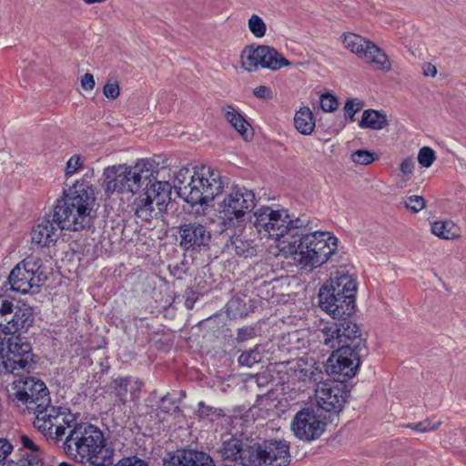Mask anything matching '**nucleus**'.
<instances>
[{
    "mask_svg": "<svg viewBox=\"0 0 466 466\" xmlns=\"http://www.w3.org/2000/svg\"><path fill=\"white\" fill-rule=\"evenodd\" d=\"M226 179L218 170L209 167L202 166L194 170L182 167L175 174L174 188L181 198L192 206L208 204L224 194L223 199L218 202L222 224L227 229L241 231L245 227L246 216L256 207L255 193L242 186H226Z\"/></svg>",
    "mask_w": 466,
    "mask_h": 466,
    "instance_id": "1",
    "label": "nucleus"
},
{
    "mask_svg": "<svg viewBox=\"0 0 466 466\" xmlns=\"http://www.w3.org/2000/svg\"><path fill=\"white\" fill-rule=\"evenodd\" d=\"M51 429L44 434L56 441H63L66 453L81 463L91 466H111L115 451L106 443L103 431L87 422H77L68 410L60 416L49 415Z\"/></svg>",
    "mask_w": 466,
    "mask_h": 466,
    "instance_id": "2",
    "label": "nucleus"
},
{
    "mask_svg": "<svg viewBox=\"0 0 466 466\" xmlns=\"http://www.w3.org/2000/svg\"><path fill=\"white\" fill-rule=\"evenodd\" d=\"M305 225L297 228L289 240H282L280 252L291 258L302 269H313L326 263L338 248V238L328 231L307 232Z\"/></svg>",
    "mask_w": 466,
    "mask_h": 466,
    "instance_id": "3",
    "label": "nucleus"
},
{
    "mask_svg": "<svg viewBox=\"0 0 466 466\" xmlns=\"http://www.w3.org/2000/svg\"><path fill=\"white\" fill-rule=\"evenodd\" d=\"M95 203V188L90 181L82 177L64 188L63 198L56 200L54 208V218L59 219L66 230L89 228L93 224Z\"/></svg>",
    "mask_w": 466,
    "mask_h": 466,
    "instance_id": "4",
    "label": "nucleus"
},
{
    "mask_svg": "<svg viewBox=\"0 0 466 466\" xmlns=\"http://www.w3.org/2000/svg\"><path fill=\"white\" fill-rule=\"evenodd\" d=\"M10 397L18 407H25L35 415L34 427L45 433L51 429L49 415L60 416L66 409L50 405V397L46 384L34 377H21L12 383Z\"/></svg>",
    "mask_w": 466,
    "mask_h": 466,
    "instance_id": "5",
    "label": "nucleus"
},
{
    "mask_svg": "<svg viewBox=\"0 0 466 466\" xmlns=\"http://www.w3.org/2000/svg\"><path fill=\"white\" fill-rule=\"evenodd\" d=\"M251 223L261 239L275 240L280 250L282 240H289L288 237L291 238L297 228L305 225L306 220L299 218L292 220L287 210L263 206L254 211Z\"/></svg>",
    "mask_w": 466,
    "mask_h": 466,
    "instance_id": "6",
    "label": "nucleus"
},
{
    "mask_svg": "<svg viewBox=\"0 0 466 466\" xmlns=\"http://www.w3.org/2000/svg\"><path fill=\"white\" fill-rule=\"evenodd\" d=\"M153 165L148 159H140L135 166H113L105 168L104 189L107 195L115 192L131 193L132 195L152 179L151 168Z\"/></svg>",
    "mask_w": 466,
    "mask_h": 466,
    "instance_id": "7",
    "label": "nucleus"
},
{
    "mask_svg": "<svg viewBox=\"0 0 466 466\" xmlns=\"http://www.w3.org/2000/svg\"><path fill=\"white\" fill-rule=\"evenodd\" d=\"M5 336L0 331V374L20 376L30 372L34 369L31 345L19 336H11L5 341Z\"/></svg>",
    "mask_w": 466,
    "mask_h": 466,
    "instance_id": "8",
    "label": "nucleus"
},
{
    "mask_svg": "<svg viewBox=\"0 0 466 466\" xmlns=\"http://www.w3.org/2000/svg\"><path fill=\"white\" fill-rule=\"evenodd\" d=\"M171 188L167 181L149 179L133 203L136 216L147 222L162 213L170 200Z\"/></svg>",
    "mask_w": 466,
    "mask_h": 466,
    "instance_id": "9",
    "label": "nucleus"
},
{
    "mask_svg": "<svg viewBox=\"0 0 466 466\" xmlns=\"http://www.w3.org/2000/svg\"><path fill=\"white\" fill-rule=\"evenodd\" d=\"M41 267V259L35 256H29L19 262L8 277L11 289L22 294L37 291L46 280Z\"/></svg>",
    "mask_w": 466,
    "mask_h": 466,
    "instance_id": "10",
    "label": "nucleus"
},
{
    "mask_svg": "<svg viewBox=\"0 0 466 466\" xmlns=\"http://www.w3.org/2000/svg\"><path fill=\"white\" fill-rule=\"evenodd\" d=\"M341 38L346 49L364 59L374 69L386 72L390 70L391 64L388 56L372 41L350 32L344 33Z\"/></svg>",
    "mask_w": 466,
    "mask_h": 466,
    "instance_id": "11",
    "label": "nucleus"
},
{
    "mask_svg": "<svg viewBox=\"0 0 466 466\" xmlns=\"http://www.w3.org/2000/svg\"><path fill=\"white\" fill-rule=\"evenodd\" d=\"M253 464L288 466L290 462L289 443L284 440H269L259 443L254 440Z\"/></svg>",
    "mask_w": 466,
    "mask_h": 466,
    "instance_id": "12",
    "label": "nucleus"
},
{
    "mask_svg": "<svg viewBox=\"0 0 466 466\" xmlns=\"http://www.w3.org/2000/svg\"><path fill=\"white\" fill-rule=\"evenodd\" d=\"M318 406L327 412L341 410L348 398L345 388L334 381L320 380L315 390Z\"/></svg>",
    "mask_w": 466,
    "mask_h": 466,
    "instance_id": "13",
    "label": "nucleus"
},
{
    "mask_svg": "<svg viewBox=\"0 0 466 466\" xmlns=\"http://www.w3.org/2000/svg\"><path fill=\"white\" fill-rule=\"evenodd\" d=\"M254 449V439L231 437L229 440L224 441L220 453L224 461L248 466L253 464V458L256 456Z\"/></svg>",
    "mask_w": 466,
    "mask_h": 466,
    "instance_id": "14",
    "label": "nucleus"
},
{
    "mask_svg": "<svg viewBox=\"0 0 466 466\" xmlns=\"http://www.w3.org/2000/svg\"><path fill=\"white\" fill-rule=\"evenodd\" d=\"M326 424L313 410L304 409L299 410L291 422L294 435L302 441H311L319 439L325 431Z\"/></svg>",
    "mask_w": 466,
    "mask_h": 466,
    "instance_id": "15",
    "label": "nucleus"
},
{
    "mask_svg": "<svg viewBox=\"0 0 466 466\" xmlns=\"http://www.w3.org/2000/svg\"><path fill=\"white\" fill-rule=\"evenodd\" d=\"M65 229L60 220L54 218V212L42 218L31 230L32 248L55 245Z\"/></svg>",
    "mask_w": 466,
    "mask_h": 466,
    "instance_id": "16",
    "label": "nucleus"
},
{
    "mask_svg": "<svg viewBox=\"0 0 466 466\" xmlns=\"http://www.w3.org/2000/svg\"><path fill=\"white\" fill-rule=\"evenodd\" d=\"M319 304L321 309L329 313L333 319H345L350 317L355 310L354 296H337L329 293L328 286L319 289Z\"/></svg>",
    "mask_w": 466,
    "mask_h": 466,
    "instance_id": "17",
    "label": "nucleus"
},
{
    "mask_svg": "<svg viewBox=\"0 0 466 466\" xmlns=\"http://www.w3.org/2000/svg\"><path fill=\"white\" fill-rule=\"evenodd\" d=\"M287 374L292 381L319 383L323 380L319 363L311 357H301L287 362Z\"/></svg>",
    "mask_w": 466,
    "mask_h": 466,
    "instance_id": "18",
    "label": "nucleus"
},
{
    "mask_svg": "<svg viewBox=\"0 0 466 466\" xmlns=\"http://www.w3.org/2000/svg\"><path fill=\"white\" fill-rule=\"evenodd\" d=\"M361 350L344 344L343 347H337L329 359L330 362L335 361L331 365V371L348 378L353 377L360 363V353Z\"/></svg>",
    "mask_w": 466,
    "mask_h": 466,
    "instance_id": "19",
    "label": "nucleus"
},
{
    "mask_svg": "<svg viewBox=\"0 0 466 466\" xmlns=\"http://www.w3.org/2000/svg\"><path fill=\"white\" fill-rule=\"evenodd\" d=\"M178 233L180 246L186 250H201L208 246L211 239V232L197 221L182 224Z\"/></svg>",
    "mask_w": 466,
    "mask_h": 466,
    "instance_id": "20",
    "label": "nucleus"
},
{
    "mask_svg": "<svg viewBox=\"0 0 466 466\" xmlns=\"http://www.w3.org/2000/svg\"><path fill=\"white\" fill-rule=\"evenodd\" d=\"M164 466H215L212 458L193 450L177 451L168 454L163 461Z\"/></svg>",
    "mask_w": 466,
    "mask_h": 466,
    "instance_id": "21",
    "label": "nucleus"
},
{
    "mask_svg": "<svg viewBox=\"0 0 466 466\" xmlns=\"http://www.w3.org/2000/svg\"><path fill=\"white\" fill-rule=\"evenodd\" d=\"M143 383L134 377H117L113 380L111 387L114 390L117 402L125 405L129 400L139 399Z\"/></svg>",
    "mask_w": 466,
    "mask_h": 466,
    "instance_id": "22",
    "label": "nucleus"
},
{
    "mask_svg": "<svg viewBox=\"0 0 466 466\" xmlns=\"http://www.w3.org/2000/svg\"><path fill=\"white\" fill-rule=\"evenodd\" d=\"M341 321L337 323V329H339L338 342L339 347H343V344L350 348L357 350H362L365 348V341L361 338V332L359 326L348 320L347 318L339 319Z\"/></svg>",
    "mask_w": 466,
    "mask_h": 466,
    "instance_id": "23",
    "label": "nucleus"
},
{
    "mask_svg": "<svg viewBox=\"0 0 466 466\" xmlns=\"http://www.w3.org/2000/svg\"><path fill=\"white\" fill-rule=\"evenodd\" d=\"M33 309L31 307L26 305L16 307L7 323H5L2 333L15 336L16 333L26 330L33 324Z\"/></svg>",
    "mask_w": 466,
    "mask_h": 466,
    "instance_id": "24",
    "label": "nucleus"
},
{
    "mask_svg": "<svg viewBox=\"0 0 466 466\" xmlns=\"http://www.w3.org/2000/svg\"><path fill=\"white\" fill-rule=\"evenodd\" d=\"M20 443L18 466H44V452L30 437L21 435Z\"/></svg>",
    "mask_w": 466,
    "mask_h": 466,
    "instance_id": "25",
    "label": "nucleus"
},
{
    "mask_svg": "<svg viewBox=\"0 0 466 466\" xmlns=\"http://www.w3.org/2000/svg\"><path fill=\"white\" fill-rule=\"evenodd\" d=\"M339 332L337 323L327 324L323 328L318 329L310 333L309 341L319 343L317 347H322V351H334L339 347Z\"/></svg>",
    "mask_w": 466,
    "mask_h": 466,
    "instance_id": "26",
    "label": "nucleus"
},
{
    "mask_svg": "<svg viewBox=\"0 0 466 466\" xmlns=\"http://www.w3.org/2000/svg\"><path fill=\"white\" fill-rule=\"evenodd\" d=\"M328 286L329 293H335L337 296H354L356 297L357 284L351 275L344 271H338L336 276L330 279Z\"/></svg>",
    "mask_w": 466,
    "mask_h": 466,
    "instance_id": "27",
    "label": "nucleus"
},
{
    "mask_svg": "<svg viewBox=\"0 0 466 466\" xmlns=\"http://www.w3.org/2000/svg\"><path fill=\"white\" fill-rule=\"evenodd\" d=\"M222 112L226 120L245 140L251 137L250 125L233 106L227 105L223 106Z\"/></svg>",
    "mask_w": 466,
    "mask_h": 466,
    "instance_id": "28",
    "label": "nucleus"
},
{
    "mask_svg": "<svg viewBox=\"0 0 466 466\" xmlns=\"http://www.w3.org/2000/svg\"><path fill=\"white\" fill-rule=\"evenodd\" d=\"M269 343L258 344L253 349L242 352L238 357V363L242 366L252 367L254 364L269 360L271 353L269 352Z\"/></svg>",
    "mask_w": 466,
    "mask_h": 466,
    "instance_id": "29",
    "label": "nucleus"
},
{
    "mask_svg": "<svg viewBox=\"0 0 466 466\" xmlns=\"http://www.w3.org/2000/svg\"><path fill=\"white\" fill-rule=\"evenodd\" d=\"M262 48L264 49L262 54L265 55L262 56V68L276 71L290 65V62L273 47L262 46Z\"/></svg>",
    "mask_w": 466,
    "mask_h": 466,
    "instance_id": "30",
    "label": "nucleus"
},
{
    "mask_svg": "<svg viewBox=\"0 0 466 466\" xmlns=\"http://www.w3.org/2000/svg\"><path fill=\"white\" fill-rule=\"evenodd\" d=\"M359 126L361 128L380 130L388 126L387 116L374 109L364 110Z\"/></svg>",
    "mask_w": 466,
    "mask_h": 466,
    "instance_id": "31",
    "label": "nucleus"
},
{
    "mask_svg": "<svg viewBox=\"0 0 466 466\" xmlns=\"http://www.w3.org/2000/svg\"><path fill=\"white\" fill-rule=\"evenodd\" d=\"M262 46L254 48L252 46L246 47L241 53V65L242 67L248 71L254 72L261 67L262 64ZM263 56H265L263 54Z\"/></svg>",
    "mask_w": 466,
    "mask_h": 466,
    "instance_id": "32",
    "label": "nucleus"
},
{
    "mask_svg": "<svg viewBox=\"0 0 466 466\" xmlns=\"http://www.w3.org/2000/svg\"><path fill=\"white\" fill-rule=\"evenodd\" d=\"M296 129L303 135H310L315 128V119L312 111L308 106L301 107L294 116Z\"/></svg>",
    "mask_w": 466,
    "mask_h": 466,
    "instance_id": "33",
    "label": "nucleus"
},
{
    "mask_svg": "<svg viewBox=\"0 0 466 466\" xmlns=\"http://www.w3.org/2000/svg\"><path fill=\"white\" fill-rule=\"evenodd\" d=\"M431 232L443 239H455L460 236L459 228L451 221H436L432 223Z\"/></svg>",
    "mask_w": 466,
    "mask_h": 466,
    "instance_id": "34",
    "label": "nucleus"
},
{
    "mask_svg": "<svg viewBox=\"0 0 466 466\" xmlns=\"http://www.w3.org/2000/svg\"><path fill=\"white\" fill-rule=\"evenodd\" d=\"M228 248L234 251L237 255L245 258L253 256L256 251L252 246V241L243 239L240 236L231 238L230 244H228Z\"/></svg>",
    "mask_w": 466,
    "mask_h": 466,
    "instance_id": "35",
    "label": "nucleus"
},
{
    "mask_svg": "<svg viewBox=\"0 0 466 466\" xmlns=\"http://www.w3.org/2000/svg\"><path fill=\"white\" fill-rule=\"evenodd\" d=\"M197 416L201 420L214 422L224 417L225 413L220 408L207 405L204 401L198 403Z\"/></svg>",
    "mask_w": 466,
    "mask_h": 466,
    "instance_id": "36",
    "label": "nucleus"
},
{
    "mask_svg": "<svg viewBox=\"0 0 466 466\" xmlns=\"http://www.w3.org/2000/svg\"><path fill=\"white\" fill-rule=\"evenodd\" d=\"M14 310V304L5 295H0V331L2 332Z\"/></svg>",
    "mask_w": 466,
    "mask_h": 466,
    "instance_id": "37",
    "label": "nucleus"
},
{
    "mask_svg": "<svg viewBox=\"0 0 466 466\" xmlns=\"http://www.w3.org/2000/svg\"><path fill=\"white\" fill-rule=\"evenodd\" d=\"M406 208L413 213H418L422 210L426 206V201L423 197L418 195H411L405 198L401 202Z\"/></svg>",
    "mask_w": 466,
    "mask_h": 466,
    "instance_id": "38",
    "label": "nucleus"
},
{
    "mask_svg": "<svg viewBox=\"0 0 466 466\" xmlns=\"http://www.w3.org/2000/svg\"><path fill=\"white\" fill-rule=\"evenodd\" d=\"M248 29L256 37H262L266 34L267 26L260 16L252 15L248 19Z\"/></svg>",
    "mask_w": 466,
    "mask_h": 466,
    "instance_id": "39",
    "label": "nucleus"
},
{
    "mask_svg": "<svg viewBox=\"0 0 466 466\" xmlns=\"http://www.w3.org/2000/svg\"><path fill=\"white\" fill-rule=\"evenodd\" d=\"M441 424V420L433 421L432 419H427L420 422L409 423L406 427L419 432H426L435 431Z\"/></svg>",
    "mask_w": 466,
    "mask_h": 466,
    "instance_id": "40",
    "label": "nucleus"
},
{
    "mask_svg": "<svg viewBox=\"0 0 466 466\" xmlns=\"http://www.w3.org/2000/svg\"><path fill=\"white\" fill-rule=\"evenodd\" d=\"M436 158L435 152L429 147H423L418 154V161L423 167H430Z\"/></svg>",
    "mask_w": 466,
    "mask_h": 466,
    "instance_id": "41",
    "label": "nucleus"
},
{
    "mask_svg": "<svg viewBox=\"0 0 466 466\" xmlns=\"http://www.w3.org/2000/svg\"><path fill=\"white\" fill-rule=\"evenodd\" d=\"M375 155L365 149H359L351 154V160L360 165H369L375 160Z\"/></svg>",
    "mask_w": 466,
    "mask_h": 466,
    "instance_id": "42",
    "label": "nucleus"
},
{
    "mask_svg": "<svg viewBox=\"0 0 466 466\" xmlns=\"http://www.w3.org/2000/svg\"><path fill=\"white\" fill-rule=\"evenodd\" d=\"M84 162L79 155H73L66 162L65 177L66 178L75 175L83 167Z\"/></svg>",
    "mask_w": 466,
    "mask_h": 466,
    "instance_id": "43",
    "label": "nucleus"
},
{
    "mask_svg": "<svg viewBox=\"0 0 466 466\" xmlns=\"http://www.w3.org/2000/svg\"><path fill=\"white\" fill-rule=\"evenodd\" d=\"M320 107L325 112H333L339 106L337 98L330 94H324L320 96Z\"/></svg>",
    "mask_w": 466,
    "mask_h": 466,
    "instance_id": "44",
    "label": "nucleus"
},
{
    "mask_svg": "<svg viewBox=\"0 0 466 466\" xmlns=\"http://www.w3.org/2000/svg\"><path fill=\"white\" fill-rule=\"evenodd\" d=\"M363 106V103L356 102L353 99H348L344 106L345 116L350 118V121H354V116Z\"/></svg>",
    "mask_w": 466,
    "mask_h": 466,
    "instance_id": "45",
    "label": "nucleus"
},
{
    "mask_svg": "<svg viewBox=\"0 0 466 466\" xmlns=\"http://www.w3.org/2000/svg\"><path fill=\"white\" fill-rule=\"evenodd\" d=\"M159 409L162 411L168 413L178 410V405L176 400L171 399L168 395H165L160 400Z\"/></svg>",
    "mask_w": 466,
    "mask_h": 466,
    "instance_id": "46",
    "label": "nucleus"
},
{
    "mask_svg": "<svg viewBox=\"0 0 466 466\" xmlns=\"http://www.w3.org/2000/svg\"><path fill=\"white\" fill-rule=\"evenodd\" d=\"M119 86L116 82L106 83L103 88L104 95L109 99H116L119 96Z\"/></svg>",
    "mask_w": 466,
    "mask_h": 466,
    "instance_id": "47",
    "label": "nucleus"
},
{
    "mask_svg": "<svg viewBox=\"0 0 466 466\" xmlns=\"http://www.w3.org/2000/svg\"><path fill=\"white\" fill-rule=\"evenodd\" d=\"M115 466H148V464L137 457H127L120 460Z\"/></svg>",
    "mask_w": 466,
    "mask_h": 466,
    "instance_id": "48",
    "label": "nucleus"
},
{
    "mask_svg": "<svg viewBox=\"0 0 466 466\" xmlns=\"http://www.w3.org/2000/svg\"><path fill=\"white\" fill-rule=\"evenodd\" d=\"M253 94L262 99H269L272 97V91L269 87L266 86H259L256 87L253 91Z\"/></svg>",
    "mask_w": 466,
    "mask_h": 466,
    "instance_id": "49",
    "label": "nucleus"
},
{
    "mask_svg": "<svg viewBox=\"0 0 466 466\" xmlns=\"http://www.w3.org/2000/svg\"><path fill=\"white\" fill-rule=\"evenodd\" d=\"M415 163L411 158H405L400 166V170L403 175H411L414 170Z\"/></svg>",
    "mask_w": 466,
    "mask_h": 466,
    "instance_id": "50",
    "label": "nucleus"
},
{
    "mask_svg": "<svg viewBox=\"0 0 466 466\" xmlns=\"http://www.w3.org/2000/svg\"><path fill=\"white\" fill-rule=\"evenodd\" d=\"M12 449L13 446L7 440L0 438V461L5 459Z\"/></svg>",
    "mask_w": 466,
    "mask_h": 466,
    "instance_id": "51",
    "label": "nucleus"
},
{
    "mask_svg": "<svg viewBox=\"0 0 466 466\" xmlns=\"http://www.w3.org/2000/svg\"><path fill=\"white\" fill-rule=\"evenodd\" d=\"M81 86L85 90H92L95 87V79L92 74L86 73L81 77Z\"/></svg>",
    "mask_w": 466,
    "mask_h": 466,
    "instance_id": "52",
    "label": "nucleus"
},
{
    "mask_svg": "<svg viewBox=\"0 0 466 466\" xmlns=\"http://www.w3.org/2000/svg\"><path fill=\"white\" fill-rule=\"evenodd\" d=\"M254 334V329L251 328H243L238 329V339L241 341L247 340Z\"/></svg>",
    "mask_w": 466,
    "mask_h": 466,
    "instance_id": "53",
    "label": "nucleus"
},
{
    "mask_svg": "<svg viewBox=\"0 0 466 466\" xmlns=\"http://www.w3.org/2000/svg\"><path fill=\"white\" fill-rule=\"evenodd\" d=\"M422 70L425 76L434 77L437 75L436 66L431 63L424 64Z\"/></svg>",
    "mask_w": 466,
    "mask_h": 466,
    "instance_id": "54",
    "label": "nucleus"
},
{
    "mask_svg": "<svg viewBox=\"0 0 466 466\" xmlns=\"http://www.w3.org/2000/svg\"><path fill=\"white\" fill-rule=\"evenodd\" d=\"M195 302H196V299L194 298L187 297V299L185 300V306L187 309H192Z\"/></svg>",
    "mask_w": 466,
    "mask_h": 466,
    "instance_id": "55",
    "label": "nucleus"
},
{
    "mask_svg": "<svg viewBox=\"0 0 466 466\" xmlns=\"http://www.w3.org/2000/svg\"><path fill=\"white\" fill-rule=\"evenodd\" d=\"M0 466H18V465L15 462H14L13 461H11L0 464Z\"/></svg>",
    "mask_w": 466,
    "mask_h": 466,
    "instance_id": "56",
    "label": "nucleus"
},
{
    "mask_svg": "<svg viewBox=\"0 0 466 466\" xmlns=\"http://www.w3.org/2000/svg\"><path fill=\"white\" fill-rule=\"evenodd\" d=\"M237 302H238V300H234V299H232V300L228 304V310L229 311V309H231V307H232L233 305H235Z\"/></svg>",
    "mask_w": 466,
    "mask_h": 466,
    "instance_id": "57",
    "label": "nucleus"
},
{
    "mask_svg": "<svg viewBox=\"0 0 466 466\" xmlns=\"http://www.w3.org/2000/svg\"><path fill=\"white\" fill-rule=\"evenodd\" d=\"M59 466H74V465H72V464H70V463H67V462H61V463L59 464Z\"/></svg>",
    "mask_w": 466,
    "mask_h": 466,
    "instance_id": "58",
    "label": "nucleus"
},
{
    "mask_svg": "<svg viewBox=\"0 0 466 466\" xmlns=\"http://www.w3.org/2000/svg\"><path fill=\"white\" fill-rule=\"evenodd\" d=\"M406 179H404L401 183H398V187L399 188H402L403 187V183H405Z\"/></svg>",
    "mask_w": 466,
    "mask_h": 466,
    "instance_id": "59",
    "label": "nucleus"
}]
</instances>
